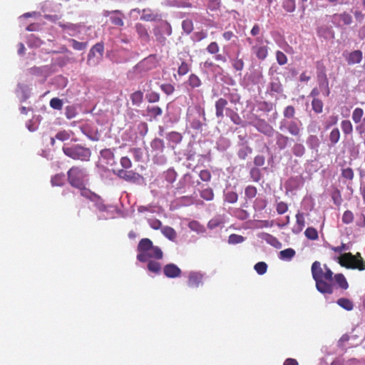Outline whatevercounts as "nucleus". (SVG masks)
<instances>
[{
	"mask_svg": "<svg viewBox=\"0 0 365 365\" xmlns=\"http://www.w3.org/2000/svg\"><path fill=\"white\" fill-rule=\"evenodd\" d=\"M311 271L316 288L322 294H331L334 292V279L341 289L346 290L349 288L344 275L341 273L334 275L333 272L326 264L322 267L319 261H315L312 264Z\"/></svg>",
	"mask_w": 365,
	"mask_h": 365,
	"instance_id": "1",
	"label": "nucleus"
},
{
	"mask_svg": "<svg viewBox=\"0 0 365 365\" xmlns=\"http://www.w3.org/2000/svg\"><path fill=\"white\" fill-rule=\"evenodd\" d=\"M137 259L141 262H148L150 259H161L163 253L161 249L153 246V242L148 238H143L140 240L138 245Z\"/></svg>",
	"mask_w": 365,
	"mask_h": 365,
	"instance_id": "2",
	"label": "nucleus"
},
{
	"mask_svg": "<svg viewBox=\"0 0 365 365\" xmlns=\"http://www.w3.org/2000/svg\"><path fill=\"white\" fill-rule=\"evenodd\" d=\"M62 150L66 156L75 160L87 162L90 160L91 156V151L90 148L84 147L80 144H65L63 146Z\"/></svg>",
	"mask_w": 365,
	"mask_h": 365,
	"instance_id": "3",
	"label": "nucleus"
},
{
	"mask_svg": "<svg viewBox=\"0 0 365 365\" xmlns=\"http://www.w3.org/2000/svg\"><path fill=\"white\" fill-rule=\"evenodd\" d=\"M338 262L341 267L346 269H358L359 271L365 269V261L359 252L356 255L351 252L344 253L339 257Z\"/></svg>",
	"mask_w": 365,
	"mask_h": 365,
	"instance_id": "4",
	"label": "nucleus"
},
{
	"mask_svg": "<svg viewBox=\"0 0 365 365\" xmlns=\"http://www.w3.org/2000/svg\"><path fill=\"white\" fill-rule=\"evenodd\" d=\"M68 183L73 187H83L87 180V174L83 168L73 166L67 172Z\"/></svg>",
	"mask_w": 365,
	"mask_h": 365,
	"instance_id": "5",
	"label": "nucleus"
},
{
	"mask_svg": "<svg viewBox=\"0 0 365 365\" xmlns=\"http://www.w3.org/2000/svg\"><path fill=\"white\" fill-rule=\"evenodd\" d=\"M279 130H287L292 136L299 138L302 133V124L295 120L287 121L283 120L280 122Z\"/></svg>",
	"mask_w": 365,
	"mask_h": 365,
	"instance_id": "6",
	"label": "nucleus"
},
{
	"mask_svg": "<svg viewBox=\"0 0 365 365\" xmlns=\"http://www.w3.org/2000/svg\"><path fill=\"white\" fill-rule=\"evenodd\" d=\"M154 34L156 41L161 45L166 44V37L164 35L170 36L172 34V27L169 23L164 21L154 30Z\"/></svg>",
	"mask_w": 365,
	"mask_h": 365,
	"instance_id": "7",
	"label": "nucleus"
},
{
	"mask_svg": "<svg viewBox=\"0 0 365 365\" xmlns=\"http://www.w3.org/2000/svg\"><path fill=\"white\" fill-rule=\"evenodd\" d=\"M156 66L154 58L149 56L140 61L135 67L134 72L135 73L143 75V73L152 70Z\"/></svg>",
	"mask_w": 365,
	"mask_h": 365,
	"instance_id": "8",
	"label": "nucleus"
},
{
	"mask_svg": "<svg viewBox=\"0 0 365 365\" xmlns=\"http://www.w3.org/2000/svg\"><path fill=\"white\" fill-rule=\"evenodd\" d=\"M252 125L259 132L263 133L264 135L268 137L273 136L274 133V130L273 127L264 119H257L256 121L252 123Z\"/></svg>",
	"mask_w": 365,
	"mask_h": 365,
	"instance_id": "9",
	"label": "nucleus"
},
{
	"mask_svg": "<svg viewBox=\"0 0 365 365\" xmlns=\"http://www.w3.org/2000/svg\"><path fill=\"white\" fill-rule=\"evenodd\" d=\"M204 274L200 272H190L187 276V286L190 288H197L202 284Z\"/></svg>",
	"mask_w": 365,
	"mask_h": 365,
	"instance_id": "10",
	"label": "nucleus"
},
{
	"mask_svg": "<svg viewBox=\"0 0 365 365\" xmlns=\"http://www.w3.org/2000/svg\"><path fill=\"white\" fill-rule=\"evenodd\" d=\"M115 175L118 178L128 181V182H135L140 178V175L133 170H128L127 169H119L113 170Z\"/></svg>",
	"mask_w": 365,
	"mask_h": 365,
	"instance_id": "11",
	"label": "nucleus"
},
{
	"mask_svg": "<svg viewBox=\"0 0 365 365\" xmlns=\"http://www.w3.org/2000/svg\"><path fill=\"white\" fill-rule=\"evenodd\" d=\"M104 51V45L103 43H97L95 44L90 50L88 55L87 63L89 65H96L98 62L94 61V58L96 57V54L98 53V58H101L103 55Z\"/></svg>",
	"mask_w": 365,
	"mask_h": 365,
	"instance_id": "12",
	"label": "nucleus"
},
{
	"mask_svg": "<svg viewBox=\"0 0 365 365\" xmlns=\"http://www.w3.org/2000/svg\"><path fill=\"white\" fill-rule=\"evenodd\" d=\"M163 273L168 278H176L181 275V269L175 264L170 263L164 266Z\"/></svg>",
	"mask_w": 365,
	"mask_h": 365,
	"instance_id": "13",
	"label": "nucleus"
},
{
	"mask_svg": "<svg viewBox=\"0 0 365 365\" xmlns=\"http://www.w3.org/2000/svg\"><path fill=\"white\" fill-rule=\"evenodd\" d=\"M161 16L155 11L146 8L142 10L140 19L145 21H155L160 19Z\"/></svg>",
	"mask_w": 365,
	"mask_h": 365,
	"instance_id": "14",
	"label": "nucleus"
},
{
	"mask_svg": "<svg viewBox=\"0 0 365 365\" xmlns=\"http://www.w3.org/2000/svg\"><path fill=\"white\" fill-rule=\"evenodd\" d=\"M317 78L320 88H324L326 90V95L329 96L330 91L329 88V81L326 73L325 67L322 70H319L317 73Z\"/></svg>",
	"mask_w": 365,
	"mask_h": 365,
	"instance_id": "15",
	"label": "nucleus"
},
{
	"mask_svg": "<svg viewBox=\"0 0 365 365\" xmlns=\"http://www.w3.org/2000/svg\"><path fill=\"white\" fill-rule=\"evenodd\" d=\"M228 102L226 99L223 98H220L216 102H215V115L216 117L218 119L222 120L224 117V110L226 108V106H227Z\"/></svg>",
	"mask_w": 365,
	"mask_h": 365,
	"instance_id": "16",
	"label": "nucleus"
},
{
	"mask_svg": "<svg viewBox=\"0 0 365 365\" xmlns=\"http://www.w3.org/2000/svg\"><path fill=\"white\" fill-rule=\"evenodd\" d=\"M363 54L360 50H356L348 53L346 57V62L349 65L359 63L362 60Z\"/></svg>",
	"mask_w": 365,
	"mask_h": 365,
	"instance_id": "17",
	"label": "nucleus"
},
{
	"mask_svg": "<svg viewBox=\"0 0 365 365\" xmlns=\"http://www.w3.org/2000/svg\"><path fill=\"white\" fill-rule=\"evenodd\" d=\"M78 189L81 191V195L88 199L91 201L98 202L101 200V197L92 192L91 190L86 187V184L83 185V187H78Z\"/></svg>",
	"mask_w": 365,
	"mask_h": 365,
	"instance_id": "18",
	"label": "nucleus"
},
{
	"mask_svg": "<svg viewBox=\"0 0 365 365\" xmlns=\"http://www.w3.org/2000/svg\"><path fill=\"white\" fill-rule=\"evenodd\" d=\"M252 51L260 61H264L268 56V48L266 46H253Z\"/></svg>",
	"mask_w": 365,
	"mask_h": 365,
	"instance_id": "19",
	"label": "nucleus"
},
{
	"mask_svg": "<svg viewBox=\"0 0 365 365\" xmlns=\"http://www.w3.org/2000/svg\"><path fill=\"white\" fill-rule=\"evenodd\" d=\"M135 28L139 38L142 41L148 42L150 39V36L146 26L140 23H137Z\"/></svg>",
	"mask_w": 365,
	"mask_h": 365,
	"instance_id": "20",
	"label": "nucleus"
},
{
	"mask_svg": "<svg viewBox=\"0 0 365 365\" xmlns=\"http://www.w3.org/2000/svg\"><path fill=\"white\" fill-rule=\"evenodd\" d=\"M334 21H342L344 25H349L352 22V16L346 12L334 14L332 16Z\"/></svg>",
	"mask_w": 365,
	"mask_h": 365,
	"instance_id": "21",
	"label": "nucleus"
},
{
	"mask_svg": "<svg viewBox=\"0 0 365 365\" xmlns=\"http://www.w3.org/2000/svg\"><path fill=\"white\" fill-rule=\"evenodd\" d=\"M305 226V220L304 214L298 212L296 215V225L293 229V232L295 233H299L302 231Z\"/></svg>",
	"mask_w": 365,
	"mask_h": 365,
	"instance_id": "22",
	"label": "nucleus"
},
{
	"mask_svg": "<svg viewBox=\"0 0 365 365\" xmlns=\"http://www.w3.org/2000/svg\"><path fill=\"white\" fill-rule=\"evenodd\" d=\"M289 141V137L277 132L276 133V144L280 150H284L288 145Z\"/></svg>",
	"mask_w": 365,
	"mask_h": 365,
	"instance_id": "23",
	"label": "nucleus"
},
{
	"mask_svg": "<svg viewBox=\"0 0 365 365\" xmlns=\"http://www.w3.org/2000/svg\"><path fill=\"white\" fill-rule=\"evenodd\" d=\"M270 93H281L283 91V87L278 78L273 80L269 86Z\"/></svg>",
	"mask_w": 365,
	"mask_h": 365,
	"instance_id": "24",
	"label": "nucleus"
},
{
	"mask_svg": "<svg viewBox=\"0 0 365 365\" xmlns=\"http://www.w3.org/2000/svg\"><path fill=\"white\" fill-rule=\"evenodd\" d=\"M130 98L133 106H139L143 101V93L141 91H135Z\"/></svg>",
	"mask_w": 365,
	"mask_h": 365,
	"instance_id": "25",
	"label": "nucleus"
},
{
	"mask_svg": "<svg viewBox=\"0 0 365 365\" xmlns=\"http://www.w3.org/2000/svg\"><path fill=\"white\" fill-rule=\"evenodd\" d=\"M162 233L170 240L174 241L177 237V233L175 230L169 226L163 227L161 230Z\"/></svg>",
	"mask_w": 365,
	"mask_h": 365,
	"instance_id": "26",
	"label": "nucleus"
},
{
	"mask_svg": "<svg viewBox=\"0 0 365 365\" xmlns=\"http://www.w3.org/2000/svg\"><path fill=\"white\" fill-rule=\"evenodd\" d=\"M337 304L343 309L351 311L354 308L353 302L347 298H340L336 302Z\"/></svg>",
	"mask_w": 365,
	"mask_h": 365,
	"instance_id": "27",
	"label": "nucleus"
},
{
	"mask_svg": "<svg viewBox=\"0 0 365 365\" xmlns=\"http://www.w3.org/2000/svg\"><path fill=\"white\" fill-rule=\"evenodd\" d=\"M187 83L192 88H198L201 86L202 83H201V80L200 79V78L195 75V74H193L192 73L191 75H190L189 78H188V80L187 81Z\"/></svg>",
	"mask_w": 365,
	"mask_h": 365,
	"instance_id": "28",
	"label": "nucleus"
},
{
	"mask_svg": "<svg viewBox=\"0 0 365 365\" xmlns=\"http://www.w3.org/2000/svg\"><path fill=\"white\" fill-rule=\"evenodd\" d=\"M123 18L124 14L120 11V14H114L113 16H110V19L113 24L118 26H123L124 25Z\"/></svg>",
	"mask_w": 365,
	"mask_h": 365,
	"instance_id": "29",
	"label": "nucleus"
},
{
	"mask_svg": "<svg viewBox=\"0 0 365 365\" xmlns=\"http://www.w3.org/2000/svg\"><path fill=\"white\" fill-rule=\"evenodd\" d=\"M324 103L322 100L318 98H313L312 101V110L316 113H321L323 111Z\"/></svg>",
	"mask_w": 365,
	"mask_h": 365,
	"instance_id": "30",
	"label": "nucleus"
},
{
	"mask_svg": "<svg viewBox=\"0 0 365 365\" xmlns=\"http://www.w3.org/2000/svg\"><path fill=\"white\" fill-rule=\"evenodd\" d=\"M282 8L288 13H292L296 9L295 0H283Z\"/></svg>",
	"mask_w": 365,
	"mask_h": 365,
	"instance_id": "31",
	"label": "nucleus"
},
{
	"mask_svg": "<svg viewBox=\"0 0 365 365\" xmlns=\"http://www.w3.org/2000/svg\"><path fill=\"white\" fill-rule=\"evenodd\" d=\"M68 41L71 43L72 48L76 51H83L88 46L87 42H79L73 38L68 39Z\"/></svg>",
	"mask_w": 365,
	"mask_h": 365,
	"instance_id": "32",
	"label": "nucleus"
},
{
	"mask_svg": "<svg viewBox=\"0 0 365 365\" xmlns=\"http://www.w3.org/2000/svg\"><path fill=\"white\" fill-rule=\"evenodd\" d=\"M227 115L230 117L231 120L236 125H240L242 123V119L240 115L235 112L233 110L230 108H227Z\"/></svg>",
	"mask_w": 365,
	"mask_h": 365,
	"instance_id": "33",
	"label": "nucleus"
},
{
	"mask_svg": "<svg viewBox=\"0 0 365 365\" xmlns=\"http://www.w3.org/2000/svg\"><path fill=\"white\" fill-rule=\"evenodd\" d=\"M147 267L148 269L150 272H153L155 274H158L161 269L160 263L154 260H150L148 263Z\"/></svg>",
	"mask_w": 365,
	"mask_h": 365,
	"instance_id": "34",
	"label": "nucleus"
},
{
	"mask_svg": "<svg viewBox=\"0 0 365 365\" xmlns=\"http://www.w3.org/2000/svg\"><path fill=\"white\" fill-rule=\"evenodd\" d=\"M65 178L63 173L56 174L51 178V182L53 186H62L64 184Z\"/></svg>",
	"mask_w": 365,
	"mask_h": 365,
	"instance_id": "35",
	"label": "nucleus"
},
{
	"mask_svg": "<svg viewBox=\"0 0 365 365\" xmlns=\"http://www.w3.org/2000/svg\"><path fill=\"white\" fill-rule=\"evenodd\" d=\"M295 251L292 248H287L279 252V258L282 259H291L295 255Z\"/></svg>",
	"mask_w": 365,
	"mask_h": 365,
	"instance_id": "36",
	"label": "nucleus"
},
{
	"mask_svg": "<svg viewBox=\"0 0 365 365\" xmlns=\"http://www.w3.org/2000/svg\"><path fill=\"white\" fill-rule=\"evenodd\" d=\"M341 178L346 180L351 181L354 177V173L352 168H346L341 170Z\"/></svg>",
	"mask_w": 365,
	"mask_h": 365,
	"instance_id": "37",
	"label": "nucleus"
},
{
	"mask_svg": "<svg viewBox=\"0 0 365 365\" xmlns=\"http://www.w3.org/2000/svg\"><path fill=\"white\" fill-rule=\"evenodd\" d=\"M304 235L307 238L311 240H316L319 237L317 230L312 227H307L304 232Z\"/></svg>",
	"mask_w": 365,
	"mask_h": 365,
	"instance_id": "38",
	"label": "nucleus"
},
{
	"mask_svg": "<svg viewBox=\"0 0 365 365\" xmlns=\"http://www.w3.org/2000/svg\"><path fill=\"white\" fill-rule=\"evenodd\" d=\"M341 127L343 133L345 135L351 134L353 131V125L350 120H344L341 123Z\"/></svg>",
	"mask_w": 365,
	"mask_h": 365,
	"instance_id": "39",
	"label": "nucleus"
},
{
	"mask_svg": "<svg viewBox=\"0 0 365 365\" xmlns=\"http://www.w3.org/2000/svg\"><path fill=\"white\" fill-rule=\"evenodd\" d=\"M364 115V110L361 108H356L352 113V120L355 123H359Z\"/></svg>",
	"mask_w": 365,
	"mask_h": 365,
	"instance_id": "40",
	"label": "nucleus"
},
{
	"mask_svg": "<svg viewBox=\"0 0 365 365\" xmlns=\"http://www.w3.org/2000/svg\"><path fill=\"white\" fill-rule=\"evenodd\" d=\"M232 66L234 69L237 71H241L244 68V61L242 58H239L237 57L231 60Z\"/></svg>",
	"mask_w": 365,
	"mask_h": 365,
	"instance_id": "41",
	"label": "nucleus"
},
{
	"mask_svg": "<svg viewBox=\"0 0 365 365\" xmlns=\"http://www.w3.org/2000/svg\"><path fill=\"white\" fill-rule=\"evenodd\" d=\"M292 153L297 157H302L305 153V148L301 143H296L292 148Z\"/></svg>",
	"mask_w": 365,
	"mask_h": 365,
	"instance_id": "42",
	"label": "nucleus"
},
{
	"mask_svg": "<svg viewBox=\"0 0 365 365\" xmlns=\"http://www.w3.org/2000/svg\"><path fill=\"white\" fill-rule=\"evenodd\" d=\"M339 138H340V132H339V130L336 128H334L330 134H329V140L330 142L334 145L336 144V143L339 142Z\"/></svg>",
	"mask_w": 365,
	"mask_h": 365,
	"instance_id": "43",
	"label": "nucleus"
},
{
	"mask_svg": "<svg viewBox=\"0 0 365 365\" xmlns=\"http://www.w3.org/2000/svg\"><path fill=\"white\" fill-rule=\"evenodd\" d=\"M267 206V200L264 198L258 197L254 202V208L256 210H262Z\"/></svg>",
	"mask_w": 365,
	"mask_h": 365,
	"instance_id": "44",
	"label": "nucleus"
},
{
	"mask_svg": "<svg viewBox=\"0 0 365 365\" xmlns=\"http://www.w3.org/2000/svg\"><path fill=\"white\" fill-rule=\"evenodd\" d=\"M182 29L183 31L189 34L192 32V31L193 30V23L192 21V20L190 19H185V20H183L182 22Z\"/></svg>",
	"mask_w": 365,
	"mask_h": 365,
	"instance_id": "45",
	"label": "nucleus"
},
{
	"mask_svg": "<svg viewBox=\"0 0 365 365\" xmlns=\"http://www.w3.org/2000/svg\"><path fill=\"white\" fill-rule=\"evenodd\" d=\"M257 188L253 185H248L245 190V196L249 199H252L257 195Z\"/></svg>",
	"mask_w": 365,
	"mask_h": 365,
	"instance_id": "46",
	"label": "nucleus"
},
{
	"mask_svg": "<svg viewBox=\"0 0 365 365\" xmlns=\"http://www.w3.org/2000/svg\"><path fill=\"white\" fill-rule=\"evenodd\" d=\"M255 270L260 275L264 274L267 270V264L264 262H259L255 264Z\"/></svg>",
	"mask_w": 365,
	"mask_h": 365,
	"instance_id": "47",
	"label": "nucleus"
},
{
	"mask_svg": "<svg viewBox=\"0 0 365 365\" xmlns=\"http://www.w3.org/2000/svg\"><path fill=\"white\" fill-rule=\"evenodd\" d=\"M206 51L212 55L217 54L220 51V46L215 41L211 42L206 48Z\"/></svg>",
	"mask_w": 365,
	"mask_h": 365,
	"instance_id": "48",
	"label": "nucleus"
},
{
	"mask_svg": "<svg viewBox=\"0 0 365 365\" xmlns=\"http://www.w3.org/2000/svg\"><path fill=\"white\" fill-rule=\"evenodd\" d=\"M354 214L350 210H346L342 215V222L344 224H350L354 221Z\"/></svg>",
	"mask_w": 365,
	"mask_h": 365,
	"instance_id": "49",
	"label": "nucleus"
},
{
	"mask_svg": "<svg viewBox=\"0 0 365 365\" xmlns=\"http://www.w3.org/2000/svg\"><path fill=\"white\" fill-rule=\"evenodd\" d=\"M147 111L153 118L161 115L163 113V110L159 106L148 107Z\"/></svg>",
	"mask_w": 365,
	"mask_h": 365,
	"instance_id": "50",
	"label": "nucleus"
},
{
	"mask_svg": "<svg viewBox=\"0 0 365 365\" xmlns=\"http://www.w3.org/2000/svg\"><path fill=\"white\" fill-rule=\"evenodd\" d=\"M225 200L229 203H235L238 200V195L233 191L227 192L225 195Z\"/></svg>",
	"mask_w": 365,
	"mask_h": 365,
	"instance_id": "51",
	"label": "nucleus"
},
{
	"mask_svg": "<svg viewBox=\"0 0 365 365\" xmlns=\"http://www.w3.org/2000/svg\"><path fill=\"white\" fill-rule=\"evenodd\" d=\"M130 152L133 155L135 161L139 162L143 158V150L140 148H133L130 150Z\"/></svg>",
	"mask_w": 365,
	"mask_h": 365,
	"instance_id": "52",
	"label": "nucleus"
},
{
	"mask_svg": "<svg viewBox=\"0 0 365 365\" xmlns=\"http://www.w3.org/2000/svg\"><path fill=\"white\" fill-rule=\"evenodd\" d=\"M101 156L106 160H113L114 153L113 150L110 148H106L101 151Z\"/></svg>",
	"mask_w": 365,
	"mask_h": 365,
	"instance_id": "53",
	"label": "nucleus"
},
{
	"mask_svg": "<svg viewBox=\"0 0 365 365\" xmlns=\"http://www.w3.org/2000/svg\"><path fill=\"white\" fill-rule=\"evenodd\" d=\"M201 197L205 200H212L214 197L213 190L211 188H206L201 191Z\"/></svg>",
	"mask_w": 365,
	"mask_h": 365,
	"instance_id": "54",
	"label": "nucleus"
},
{
	"mask_svg": "<svg viewBox=\"0 0 365 365\" xmlns=\"http://www.w3.org/2000/svg\"><path fill=\"white\" fill-rule=\"evenodd\" d=\"M276 59L280 66L285 65L287 63V56L281 51L276 52Z\"/></svg>",
	"mask_w": 365,
	"mask_h": 365,
	"instance_id": "55",
	"label": "nucleus"
},
{
	"mask_svg": "<svg viewBox=\"0 0 365 365\" xmlns=\"http://www.w3.org/2000/svg\"><path fill=\"white\" fill-rule=\"evenodd\" d=\"M245 238L242 235L232 234L229 236L228 242L230 244H239L244 241Z\"/></svg>",
	"mask_w": 365,
	"mask_h": 365,
	"instance_id": "56",
	"label": "nucleus"
},
{
	"mask_svg": "<svg viewBox=\"0 0 365 365\" xmlns=\"http://www.w3.org/2000/svg\"><path fill=\"white\" fill-rule=\"evenodd\" d=\"M283 115L285 118H293L295 115V108L292 106H287L283 111Z\"/></svg>",
	"mask_w": 365,
	"mask_h": 365,
	"instance_id": "57",
	"label": "nucleus"
},
{
	"mask_svg": "<svg viewBox=\"0 0 365 365\" xmlns=\"http://www.w3.org/2000/svg\"><path fill=\"white\" fill-rule=\"evenodd\" d=\"M58 26L64 30H69V31H76L81 26L79 24H72V23L63 24L61 22L58 23Z\"/></svg>",
	"mask_w": 365,
	"mask_h": 365,
	"instance_id": "58",
	"label": "nucleus"
},
{
	"mask_svg": "<svg viewBox=\"0 0 365 365\" xmlns=\"http://www.w3.org/2000/svg\"><path fill=\"white\" fill-rule=\"evenodd\" d=\"M190 68V65L186 62L182 61L178 67V73L180 76H184L189 72Z\"/></svg>",
	"mask_w": 365,
	"mask_h": 365,
	"instance_id": "59",
	"label": "nucleus"
},
{
	"mask_svg": "<svg viewBox=\"0 0 365 365\" xmlns=\"http://www.w3.org/2000/svg\"><path fill=\"white\" fill-rule=\"evenodd\" d=\"M221 0H208L207 8L211 11H217L220 8Z\"/></svg>",
	"mask_w": 365,
	"mask_h": 365,
	"instance_id": "60",
	"label": "nucleus"
},
{
	"mask_svg": "<svg viewBox=\"0 0 365 365\" xmlns=\"http://www.w3.org/2000/svg\"><path fill=\"white\" fill-rule=\"evenodd\" d=\"M50 106L53 109L61 110L63 106L62 101L58 98H53L50 101Z\"/></svg>",
	"mask_w": 365,
	"mask_h": 365,
	"instance_id": "61",
	"label": "nucleus"
},
{
	"mask_svg": "<svg viewBox=\"0 0 365 365\" xmlns=\"http://www.w3.org/2000/svg\"><path fill=\"white\" fill-rule=\"evenodd\" d=\"M160 88L167 95L172 94L175 91V87L170 83H163L160 86Z\"/></svg>",
	"mask_w": 365,
	"mask_h": 365,
	"instance_id": "62",
	"label": "nucleus"
},
{
	"mask_svg": "<svg viewBox=\"0 0 365 365\" xmlns=\"http://www.w3.org/2000/svg\"><path fill=\"white\" fill-rule=\"evenodd\" d=\"M250 176L255 182L259 181L261 178V173L258 168H253L250 170Z\"/></svg>",
	"mask_w": 365,
	"mask_h": 365,
	"instance_id": "63",
	"label": "nucleus"
},
{
	"mask_svg": "<svg viewBox=\"0 0 365 365\" xmlns=\"http://www.w3.org/2000/svg\"><path fill=\"white\" fill-rule=\"evenodd\" d=\"M71 135L66 130L59 131L55 136V138L61 141H65L70 138Z\"/></svg>",
	"mask_w": 365,
	"mask_h": 365,
	"instance_id": "64",
	"label": "nucleus"
}]
</instances>
